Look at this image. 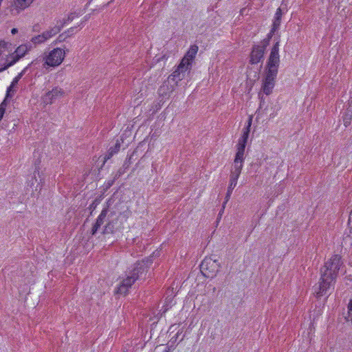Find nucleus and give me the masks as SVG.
<instances>
[{
    "mask_svg": "<svg viewBox=\"0 0 352 352\" xmlns=\"http://www.w3.org/2000/svg\"><path fill=\"white\" fill-rule=\"evenodd\" d=\"M344 266V261L340 254H334L324 262L320 269V277L318 281V289L315 292L317 299L328 294L334 289L339 270Z\"/></svg>",
    "mask_w": 352,
    "mask_h": 352,
    "instance_id": "obj_1",
    "label": "nucleus"
},
{
    "mask_svg": "<svg viewBox=\"0 0 352 352\" xmlns=\"http://www.w3.org/2000/svg\"><path fill=\"white\" fill-rule=\"evenodd\" d=\"M200 271L201 274L206 278H213L221 268V264L218 259L212 256H206L201 263Z\"/></svg>",
    "mask_w": 352,
    "mask_h": 352,
    "instance_id": "obj_2",
    "label": "nucleus"
},
{
    "mask_svg": "<svg viewBox=\"0 0 352 352\" xmlns=\"http://www.w3.org/2000/svg\"><path fill=\"white\" fill-rule=\"evenodd\" d=\"M155 252L151 255L144 258L140 261H136L129 274L136 280H139L142 275H146L148 270L153 263V256Z\"/></svg>",
    "mask_w": 352,
    "mask_h": 352,
    "instance_id": "obj_3",
    "label": "nucleus"
},
{
    "mask_svg": "<svg viewBox=\"0 0 352 352\" xmlns=\"http://www.w3.org/2000/svg\"><path fill=\"white\" fill-rule=\"evenodd\" d=\"M32 48V44L26 43L24 45H21L19 46L14 51V52L11 54V60H7V62L3 65V67L0 68V72H3L4 70L8 69L10 67L14 65L16 62H18L21 58L25 56V55Z\"/></svg>",
    "mask_w": 352,
    "mask_h": 352,
    "instance_id": "obj_4",
    "label": "nucleus"
},
{
    "mask_svg": "<svg viewBox=\"0 0 352 352\" xmlns=\"http://www.w3.org/2000/svg\"><path fill=\"white\" fill-rule=\"evenodd\" d=\"M65 47H64V49L57 47L52 50L47 56L43 58L45 64L50 67L60 65L65 56Z\"/></svg>",
    "mask_w": 352,
    "mask_h": 352,
    "instance_id": "obj_5",
    "label": "nucleus"
},
{
    "mask_svg": "<svg viewBox=\"0 0 352 352\" xmlns=\"http://www.w3.org/2000/svg\"><path fill=\"white\" fill-rule=\"evenodd\" d=\"M190 70L191 67H189V64L185 65L180 61L176 69L168 77V80H171L175 85H177L178 82L185 78L186 74L190 72Z\"/></svg>",
    "mask_w": 352,
    "mask_h": 352,
    "instance_id": "obj_6",
    "label": "nucleus"
},
{
    "mask_svg": "<svg viewBox=\"0 0 352 352\" xmlns=\"http://www.w3.org/2000/svg\"><path fill=\"white\" fill-rule=\"evenodd\" d=\"M278 72L266 71L262 83V91L267 96L272 93Z\"/></svg>",
    "mask_w": 352,
    "mask_h": 352,
    "instance_id": "obj_7",
    "label": "nucleus"
},
{
    "mask_svg": "<svg viewBox=\"0 0 352 352\" xmlns=\"http://www.w3.org/2000/svg\"><path fill=\"white\" fill-rule=\"evenodd\" d=\"M34 0H11L8 1L7 9L10 10L12 15H16L21 11L30 6Z\"/></svg>",
    "mask_w": 352,
    "mask_h": 352,
    "instance_id": "obj_8",
    "label": "nucleus"
},
{
    "mask_svg": "<svg viewBox=\"0 0 352 352\" xmlns=\"http://www.w3.org/2000/svg\"><path fill=\"white\" fill-rule=\"evenodd\" d=\"M265 54V51L261 48L258 45H253L249 56V63L256 65L260 62L263 63Z\"/></svg>",
    "mask_w": 352,
    "mask_h": 352,
    "instance_id": "obj_9",
    "label": "nucleus"
},
{
    "mask_svg": "<svg viewBox=\"0 0 352 352\" xmlns=\"http://www.w3.org/2000/svg\"><path fill=\"white\" fill-rule=\"evenodd\" d=\"M241 170L242 169L239 168V167H234L233 170H231L230 184L225 197V203H227L230 199L232 190L236 186L237 180L241 173Z\"/></svg>",
    "mask_w": 352,
    "mask_h": 352,
    "instance_id": "obj_10",
    "label": "nucleus"
},
{
    "mask_svg": "<svg viewBox=\"0 0 352 352\" xmlns=\"http://www.w3.org/2000/svg\"><path fill=\"white\" fill-rule=\"evenodd\" d=\"M136 280L129 273L116 288V293L121 295H126L129 288L135 283Z\"/></svg>",
    "mask_w": 352,
    "mask_h": 352,
    "instance_id": "obj_11",
    "label": "nucleus"
},
{
    "mask_svg": "<svg viewBox=\"0 0 352 352\" xmlns=\"http://www.w3.org/2000/svg\"><path fill=\"white\" fill-rule=\"evenodd\" d=\"M63 94V90L58 87H56L52 89V91L47 92L42 97V100L46 104H52L58 98L62 96Z\"/></svg>",
    "mask_w": 352,
    "mask_h": 352,
    "instance_id": "obj_12",
    "label": "nucleus"
},
{
    "mask_svg": "<svg viewBox=\"0 0 352 352\" xmlns=\"http://www.w3.org/2000/svg\"><path fill=\"white\" fill-rule=\"evenodd\" d=\"M35 60L32 61L25 68H24L18 75L13 79L10 85L7 89V97H12L16 91L14 87L18 85L19 81L26 73L28 69L34 63Z\"/></svg>",
    "mask_w": 352,
    "mask_h": 352,
    "instance_id": "obj_13",
    "label": "nucleus"
},
{
    "mask_svg": "<svg viewBox=\"0 0 352 352\" xmlns=\"http://www.w3.org/2000/svg\"><path fill=\"white\" fill-rule=\"evenodd\" d=\"M197 51L198 46L197 45H191L184 56L182 58L181 62L185 63V65L189 64V67L192 68V61L195 58Z\"/></svg>",
    "mask_w": 352,
    "mask_h": 352,
    "instance_id": "obj_14",
    "label": "nucleus"
},
{
    "mask_svg": "<svg viewBox=\"0 0 352 352\" xmlns=\"http://www.w3.org/2000/svg\"><path fill=\"white\" fill-rule=\"evenodd\" d=\"M118 220V217H116V219H112L111 220L109 221V222L104 227L102 234L103 235L107 234H113L114 232L120 230L122 228V226L121 225H117Z\"/></svg>",
    "mask_w": 352,
    "mask_h": 352,
    "instance_id": "obj_15",
    "label": "nucleus"
},
{
    "mask_svg": "<svg viewBox=\"0 0 352 352\" xmlns=\"http://www.w3.org/2000/svg\"><path fill=\"white\" fill-rule=\"evenodd\" d=\"M170 82L172 81L168 80V79L167 80H165L163 82V84L160 87V88L158 89V94L160 96L162 97L169 96V94L174 91L175 87L177 85H175L174 82L173 84H170Z\"/></svg>",
    "mask_w": 352,
    "mask_h": 352,
    "instance_id": "obj_16",
    "label": "nucleus"
},
{
    "mask_svg": "<svg viewBox=\"0 0 352 352\" xmlns=\"http://www.w3.org/2000/svg\"><path fill=\"white\" fill-rule=\"evenodd\" d=\"M107 213H108V208H103L102 210L101 211L100 214L98 217L96 222L94 223V224L92 226V228L91 230V234L92 236L95 235L97 233L99 228L104 223V221L107 217Z\"/></svg>",
    "mask_w": 352,
    "mask_h": 352,
    "instance_id": "obj_17",
    "label": "nucleus"
},
{
    "mask_svg": "<svg viewBox=\"0 0 352 352\" xmlns=\"http://www.w3.org/2000/svg\"><path fill=\"white\" fill-rule=\"evenodd\" d=\"M237 151L235 155L234 160V167H239V168L242 169L243 164L244 161V153L245 149V146L239 145L237 144Z\"/></svg>",
    "mask_w": 352,
    "mask_h": 352,
    "instance_id": "obj_18",
    "label": "nucleus"
},
{
    "mask_svg": "<svg viewBox=\"0 0 352 352\" xmlns=\"http://www.w3.org/2000/svg\"><path fill=\"white\" fill-rule=\"evenodd\" d=\"M252 122V117L250 116L248 118L247 125L244 127L243 130V133L241 137L239 139L238 144L239 145L245 146L247 145V142L249 138L250 128Z\"/></svg>",
    "mask_w": 352,
    "mask_h": 352,
    "instance_id": "obj_19",
    "label": "nucleus"
},
{
    "mask_svg": "<svg viewBox=\"0 0 352 352\" xmlns=\"http://www.w3.org/2000/svg\"><path fill=\"white\" fill-rule=\"evenodd\" d=\"M280 58L270 54L266 63L265 70L278 72Z\"/></svg>",
    "mask_w": 352,
    "mask_h": 352,
    "instance_id": "obj_20",
    "label": "nucleus"
},
{
    "mask_svg": "<svg viewBox=\"0 0 352 352\" xmlns=\"http://www.w3.org/2000/svg\"><path fill=\"white\" fill-rule=\"evenodd\" d=\"M120 142L118 140H117L115 145L113 146H111L107 151V154L104 157V163L107 162L108 160L111 158L115 154H116L120 149Z\"/></svg>",
    "mask_w": 352,
    "mask_h": 352,
    "instance_id": "obj_21",
    "label": "nucleus"
},
{
    "mask_svg": "<svg viewBox=\"0 0 352 352\" xmlns=\"http://www.w3.org/2000/svg\"><path fill=\"white\" fill-rule=\"evenodd\" d=\"M131 164V156H130L129 157H127L125 160L121 168H120L119 170H118V172L116 173L115 179H118L120 177H121L126 172V170L129 168Z\"/></svg>",
    "mask_w": 352,
    "mask_h": 352,
    "instance_id": "obj_22",
    "label": "nucleus"
},
{
    "mask_svg": "<svg viewBox=\"0 0 352 352\" xmlns=\"http://www.w3.org/2000/svg\"><path fill=\"white\" fill-rule=\"evenodd\" d=\"M283 14H284V12L281 8H278L276 10L274 19H273V23H272L273 26H274L277 28H280V25L281 23V19H282V16H283Z\"/></svg>",
    "mask_w": 352,
    "mask_h": 352,
    "instance_id": "obj_23",
    "label": "nucleus"
},
{
    "mask_svg": "<svg viewBox=\"0 0 352 352\" xmlns=\"http://www.w3.org/2000/svg\"><path fill=\"white\" fill-rule=\"evenodd\" d=\"M276 43L274 44L273 47L271 49L270 55L273 56H277L280 58L279 56V43H280V36L275 38Z\"/></svg>",
    "mask_w": 352,
    "mask_h": 352,
    "instance_id": "obj_24",
    "label": "nucleus"
},
{
    "mask_svg": "<svg viewBox=\"0 0 352 352\" xmlns=\"http://www.w3.org/2000/svg\"><path fill=\"white\" fill-rule=\"evenodd\" d=\"M58 33H59V29L58 28L53 27L50 30L45 31L43 34L46 37V40H47Z\"/></svg>",
    "mask_w": 352,
    "mask_h": 352,
    "instance_id": "obj_25",
    "label": "nucleus"
},
{
    "mask_svg": "<svg viewBox=\"0 0 352 352\" xmlns=\"http://www.w3.org/2000/svg\"><path fill=\"white\" fill-rule=\"evenodd\" d=\"M46 40V37L44 36L43 32L41 34L35 36L32 38L31 41L34 44H40L45 42Z\"/></svg>",
    "mask_w": 352,
    "mask_h": 352,
    "instance_id": "obj_26",
    "label": "nucleus"
},
{
    "mask_svg": "<svg viewBox=\"0 0 352 352\" xmlns=\"http://www.w3.org/2000/svg\"><path fill=\"white\" fill-rule=\"evenodd\" d=\"M173 290H168L166 293L165 302L166 306H172V302L174 298Z\"/></svg>",
    "mask_w": 352,
    "mask_h": 352,
    "instance_id": "obj_27",
    "label": "nucleus"
},
{
    "mask_svg": "<svg viewBox=\"0 0 352 352\" xmlns=\"http://www.w3.org/2000/svg\"><path fill=\"white\" fill-rule=\"evenodd\" d=\"M40 163H41V160L39 159H37L35 161V162H34L35 170H34V178L35 179L36 182H37L36 174L39 177V178H41L40 172H39V169H40L39 164H40Z\"/></svg>",
    "mask_w": 352,
    "mask_h": 352,
    "instance_id": "obj_28",
    "label": "nucleus"
},
{
    "mask_svg": "<svg viewBox=\"0 0 352 352\" xmlns=\"http://www.w3.org/2000/svg\"><path fill=\"white\" fill-rule=\"evenodd\" d=\"M347 307L348 314L347 316H345V320L346 321H352V298L349 300Z\"/></svg>",
    "mask_w": 352,
    "mask_h": 352,
    "instance_id": "obj_29",
    "label": "nucleus"
},
{
    "mask_svg": "<svg viewBox=\"0 0 352 352\" xmlns=\"http://www.w3.org/2000/svg\"><path fill=\"white\" fill-rule=\"evenodd\" d=\"M100 199L99 198H96L89 205L88 208L91 211L90 214H92V212L97 208V206L100 204Z\"/></svg>",
    "mask_w": 352,
    "mask_h": 352,
    "instance_id": "obj_30",
    "label": "nucleus"
},
{
    "mask_svg": "<svg viewBox=\"0 0 352 352\" xmlns=\"http://www.w3.org/2000/svg\"><path fill=\"white\" fill-rule=\"evenodd\" d=\"M68 38V35L65 34V32L59 34L56 40L54 42V44H57L59 43H62L66 41V39Z\"/></svg>",
    "mask_w": 352,
    "mask_h": 352,
    "instance_id": "obj_31",
    "label": "nucleus"
},
{
    "mask_svg": "<svg viewBox=\"0 0 352 352\" xmlns=\"http://www.w3.org/2000/svg\"><path fill=\"white\" fill-rule=\"evenodd\" d=\"M270 40L265 38L263 41H261V44L258 45L261 48H262L264 51L266 52L267 47L270 45Z\"/></svg>",
    "mask_w": 352,
    "mask_h": 352,
    "instance_id": "obj_32",
    "label": "nucleus"
},
{
    "mask_svg": "<svg viewBox=\"0 0 352 352\" xmlns=\"http://www.w3.org/2000/svg\"><path fill=\"white\" fill-rule=\"evenodd\" d=\"M11 98L12 97H7V94H6L5 98L3 99L2 102L0 104V109L1 110H4V111L6 112V108L8 104V99Z\"/></svg>",
    "mask_w": 352,
    "mask_h": 352,
    "instance_id": "obj_33",
    "label": "nucleus"
},
{
    "mask_svg": "<svg viewBox=\"0 0 352 352\" xmlns=\"http://www.w3.org/2000/svg\"><path fill=\"white\" fill-rule=\"evenodd\" d=\"M279 30V28H277L273 25H272V28L270 31V32L267 34L266 38H268L271 41L272 36L275 34V33Z\"/></svg>",
    "mask_w": 352,
    "mask_h": 352,
    "instance_id": "obj_34",
    "label": "nucleus"
},
{
    "mask_svg": "<svg viewBox=\"0 0 352 352\" xmlns=\"http://www.w3.org/2000/svg\"><path fill=\"white\" fill-rule=\"evenodd\" d=\"M65 24H66V21H64L63 19V20H58V21H56V25L54 27L55 28H58L59 29V32H60V30L65 26Z\"/></svg>",
    "mask_w": 352,
    "mask_h": 352,
    "instance_id": "obj_35",
    "label": "nucleus"
},
{
    "mask_svg": "<svg viewBox=\"0 0 352 352\" xmlns=\"http://www.w3.org/2000/svg\"><path fill=\"white\" fill-rule=\"evenodd\" d=\"M77 27H72L64 32L65 34L68 35V38L72 36L76 32Z\"/></svg>",
    "mask_w": 352,
    "mask_h": 352,
    "instance_id": "obj_36",
    "label": "nucleus"
},
{
    "mask_svg": "<svg viewBox=\"0 0 352 352\" xmlns=\"http://www.w3.org/2000/svg\"><path fill=\"white\" fill-rule=\"evenodd\" d=\"M76 16L78 15L76 14L75 12H72L67 16L66 19H63V21H66V23H67L68 22L72 21Z\"/></svg>",
    "mask_w": 352,
    "mask_h": 352,
    "instance_id": "obj_37",
    "label": "nucleus"
},
{
    "mask_svg": "<svg viewBox=\"0 0 352 352\" xmlns=\"http://www.w3.org/2000/svg\"><path fill=\"white\" fill-rule=\"evenodd\" d=\"M348 227L349 229L350 235L352 236V210L351 211L349 216Z\"/></svg>",
    "mask_w": 352,
    "mask_h": 352,
    "instance_id": "obj_38",
    "label": "nucleus"
},
{
    "mask_svg": "<svg viewBox=\"0 0 352 352\" xmlns=\"http://www.w3.org/2000/svg\"><path fill=\"white\" fill-rule=\"evenodd\" d=\"M90 15L91 14H87L86 16H85L83 20L80 23L78 26L79 27H83L84 26V23L90 19Z\"/></svg>",
    "mask_w": 352,
    "mask_h": 352,
    "instance_id": "obj_39",
    "label": "nucleus"
},
{
    "mask_svg": "<svg viewBox=\"0 0 352 352\" xmlns=\"http://www.w3.org/2000/svg\"><path fill=\"white\" fill-rule=\"evenodd\" d=\"M116 179H115V177H114L113 179H111V180H109V181L106 183V184H105V186H106V188H107V189H108V188H109L111 186H113V184H114V182H115V180H116Z\"/></svg>",
    "mask_w": 352,
    "mask_h": 352,
    "instance_id": "obj_40",
    "label": "nucleus"
},
{
    "mask_svg": "<svg viewBox=\"0 0 352 352\" xmlns=\"http://www.w3.org/2000/svg\"><path fill=\"white\" fill-rule=\"evenodd\" d=\"M179 335V331H178L176 335L175 336H173L170 342H171V344L170 345H173L175 344V342L177 341V338H178V336Z\"/></svg>",
    "mask_w": 352,
    "mask_h": 352,
    "instance_id": "obj_41",
    "label": "nucleus"
},
{
    "mask_svg": "<svg viewBox=\"0 0 352 352\" xmlns=\"http://www.w3.org/2000/svg\"><path fill=\"white\" fill-rule=\"evenodd\" d=\"M351 118H352V114H351L349 116V118H344V125L345 126H347L350 123V120L351 119Z\"/></svg>",
    "mask_w": 352,
    "mask_h": 352,
    "instance_id": "obj_42",
    "label": "nucleus"
},
{
    "mask_svg": "<svg viewBox=\"0 0 352 352\" xmlns=\"http://www.w3.org/2000/svg\"><path fill=\"white\" fill-rule=\"evenodd\" d=\"M175 346L173 345L168 346L163 352H170L171 350H173Z\"/></svg>",
    "mask_w": 352,
    "mask_h": 352,
    "instance_id": "obj_43",
    "label": "nucleus"
},
{
    "mask_svg": "<svg viewBox=\"0 0 352 352\" xmlns=\"http://www.w3.org/2000/svg\"><path fill=\"white\" fill-rule=\"evenodd\" d=\"M226 204V203H225V202L223 203V208H222V209L221 210V211H220V212H219V215H218L219 217H218V218H217V220L220 219L222 213L223 212L224 208H225V204Z\"/></svg>",
    "mask_w": 352,
    "mask_h": 352,
    "instance_id": "obj_44",
    "label": "nucleus"
},
{
    "mask_svg": "<svg viewBox=\"0 0 352 352\" xmlns=\"http://www.w3.org/2000/svg\"><path fill=\"white\" fill-rule=\"evenodd\" d=\"M5 111L4 110L0 109V121L2 120L3 116H4Z\"/></svg>",
    "mask_w": 352,
    "mask_h": 352,
    "instance_id": "obj_45",
    "label": "nucleus"
},
{
    "mask_svg": "<svg viewBox=\"0 0 352 352\" xmlns=\"http://www.w3.org/2000/svg\"><path fill=\"white\" fill-rule=\"evenodd\" d=\"M17 32H18V29H17V28H12V29L11 30V33H12V34H16Z\"/></svg>",
    "mask_w": 352,
    "mask_h": 352,
    "instance_id": "obj_46",
    "label": "nucleus"
},
{
    "mask_svg": "<svg viewBox=\"0 0 352 352\" xmlns=\"http://www.w3.org/2000/svg\"><path fill=\"white\" fill-rule=\"evenodd\" d=\"M349 108L351 109H352V97L351 98V99L349 100Z\"/></svg>",
    "mask_w": 352,
    "mask_h": 352,
    "instance_id": "obj_47",
    "label": "nucleus"
},
{
    "mask_svg": "<svg viewBox=\"0 0 352 352\" xmlns=\"http://www.w3.org/2000/svg\"><path fill=\"white\" fill-rule=\"evenodd\" d=\"M258 97L261 100V104L263 102V96L261 95V93L258 94Z\"/></svg>",
    "mask_w": 352,
    "mask_h": 352,
    "instance_id": "obj_48",
    "label": "nucleus"
},
{
    "mask_svg": "<svg viewBox=\"0 0 352 352\" xmlns=\"http://www.w3.org/2000/svg\"><path fill=\"white\" fill-rule=\"evenodd\" d=\"M254 78H255V79L259 78V72H255Z\"/></svg>",
    "mask_w": 352,
    "mask_h": 352,
    "instance_id": "obj_49",
    "label": "nucleus"
},
{
    "mask_svg": "<svg viewBox=\"0 0 352 352\" xmlns=\"http://www.w3.org/2000/svg\"><path fill=\"white\" fill-rule=\"evenodd\" d=\"M113 214H115V212H111V214H110V217H112Z\"/></svg>",
    "mask_w": 352,
    "mask_h": 352,
    "instance_id": "obj_50",
    "label": "nucleus"
}]
</instances>
